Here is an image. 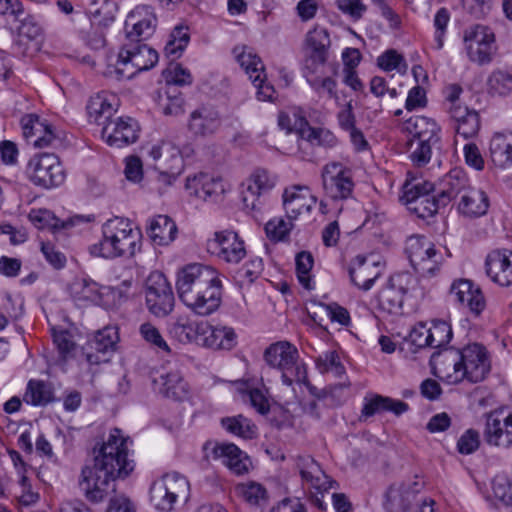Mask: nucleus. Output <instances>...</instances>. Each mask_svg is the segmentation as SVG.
Segmentation results:
<instances>
[{
	"label": "nucleus",
	"instance_id": "1",
	"mask_svg": "<svg viewBox=\"0 0 512 512\" xmlns=\"http://www.w3.org/2000/svg\"><path fill=\"white\" fill-rule=\"evenodd\" d=\"M128 439L120 429H113L99 449H94V464L82 469L81 490L91 502H101L114 491L113 482L127 477L134 469L129 458Z\"/></svg>",
	"mask_w": 512,
	"mask_h": 512
},
{
	"label": "nucleus",
	"instance_id": "2",
	"mask_svg": "<svg viewBox=\"0 0 512 512\" xmlns=\"http://www.w3.org/2000/svg\"><path fill=\"white\" fill-rule=\"evenodd\" d=\"M176 289L180 300L195 314L207 316L215 312L222 297L219 272L211 266L194 263L177 275Z\"/></svg>",
	"mask_w": 512,
	"mask_h": 512
},
{
	"label": "nucleus",
	"instance_id": "3",
	"mask_svg": "<svg viewBox=\"0 0 512 512\" xmlns=\"http://www.w3.org/2000/svg\"><path fill=\"white\" fill-rule=\"evenodd\" d=\"M430 365L434 375L449 384H457L465 379L478 383L490 370L487 351L478 343L461 350L446 348L435 352L430 358Z\"/></svg>",
	"mask_w": 512,
	"mask_h": 512
},
{
	"label": "nucleus",
	"instance_id": "4",
	"mask_svg": "<svg viewBox=\"0 0 512 512\" xmlns=\"http://www.w3.org/2000/svg\"><path fill=\"white\" fill-rule=\"evenodd\" d=\"M142 234L128 219L115 217L102 225V238L89 247L92 256L105 259L133 257L141 249Z\"/></svg>",
	"mask_w": 512,
	"mask_h": 512
},
{
	"label": "nucleus",
	"instance_id": "5",
	"mask_svg": "<svg viewBox=\"0 0 512 512\" xmlns=\"http://www.w3.org/2000/svg\"><path fill=\"white\" fill-rule=\"evenodd\" d=\"M298 358L297 348L287 341L273 343L264 351L265 362L281 372L282 383L286 386L307 380L306 366L299 363Z\"/></svg>",
	"mask_w": 512,
	"mask_h": 512
},
{
	"label": "nucleus",
	"instance_id": "6",
	"mask_svg": "<svg viewBox=\"0 0 512 512\" xmlns=\"http://www.w3.org/2000/svg\"><path fill=\"white\" fill-rule=\"evenodd\" d=\"M434 185L422 179L407 180L403 185L402 200L408 209L419 218L426 219L434 216L440 207L438 194H431Z\"/></svg>",
	"mask_w": 512,
	"mask_h": 512
},
{
	"label": "nucleus",
	"instance_id": "7",
	"mask_svg": "<svg viewBox=\"0 0 512 512\" xmlns=\"http://www.w3.org/2000/svg\"><path fill=\"white\" fill-rule=\"evenodd\" d=\"M157 62L156 50L140 42H130L119 52L116 72L121 78L130 79L138 72L151 69Z\"/></svg>",
	"mask_w": 512,
	"mask_h": 512
},
{
	"label": "nucleus",
	"instance_id": "8",
	"mask_svg": "<svg viewBox=\"0 0 512 512\" xmlns=\"http://www.w3.org/2000/svg\"><path fill=\"white\" fill-rule=\"evenodd\" d=\"M405 251L411 266L423 277L434 276L442 263V255L434 244L422 235H413L406 240Z\"/></svg>",
	"mask_w": 512,
	"mask_h": 512
},
{
	"label": "nucleus",
	"instance_id": "9",
	"mask_svg": "<svg viewBox=\"0 0 512 512\" xmlns=\"http://www.w3.org/2000/svg\"><path fill=\"white\" fill-rule=\"evenodd\" d=\"M232 53L257 89L258 99L262 101L273 100L275 89L266 82L265 66L254 49L247 45H237L233 48Z\"/></svg>",
	"mask_w": 512,
	"mask_h": 512
},
{
	"label": "nucleus",
	"instance_id": "10",
	"mask_svg": "<svg viewBox=\"0 0 512 512\" xmlns=\"http://www.w3.org/2000/svg\"><path fill=\"white\" fill-rule=\"evenodd\" d=\"M463 40L470 61L478 65H486L492 61L496 46L494 33L489 27L474 25L464 31Z\"/></svg>",
	"mask_w": 512,
	"mask_h": 512
},
{
	"label": "nucleus",
	"instance_id": "11",
	"mask_svg": "<svg viewBox=\"0 0 512 512\" xmlns=\"http://www.w3.org/2000/svg\"><path fill=\"white\" fill-rule=\"evenodd\" d=\"M323 190L332 200H345L354 190L353 172L341 162H329L322 168Z\"/></svg>",
	"mask_w": 512,
	"mask_h": 512
},
{
	"label": "nucleus",
	"instance_id": "12",
	"mask_svg": "<svg viewBox=\"0 0 512 512\" xmlns=\"http://www.w3.org/2000/svg\"><path fill=\"white\" fill-rule=\"evenodd\" d=\"M30 180L38 186L52 188L64 182L65 173L55 154L42 153L30 159L27 166Z\"/></svg>",
	"mask_w": 512,
	"mask_h": 512
},
{
	"label": "nucleus",
	"instance_id": "13",
	"mask_svg": "<svg viewBox=\"0 0 512 512\" xmlns=\"http://www.w3.org/2000/svg\"><path fill=\"white\" fill-rule=\"evenodd\" d=\"M207 251L219 260L238 264L246 256L244 241L233 230L216 231L207 240Z\"/></svg>",
	"mask_w": 512,
	"mask_h": 512
},
{
	"label": "nucleus",
	"instance_id": "14",
	"mask_svg": "<svg viewBox=\"0 0 512 512\" xmlns=\"http://www.w3.org/2000/svg\"><path fill=\"white\" fill-rule=\"evenodd\" d=\"M23 137L35 148L55 147L61 143V136L46 119L36 114H26L20 121Z\"/></svg>",
	"mask_w": 512,
	"mask_h": 512
},
{
	"label": "nucleus",
	"instance_id": "15",
	"mask_svg": "<svg viewBox=\"0 0 512 512\" xmlns=\"http://www.w3.org/2000/svg\"><path fill=\"white\" fill-rule=\"evenodd\" d=\"M174 302V294L166 277L161 273H152L146 287L149 311L157 317H164L173 310Z\"/></svg>",
	"mask_w": 512,
	"mask_h": 512
},
{
	"label": "nucleus",
	"instance_id": "16",
	"mask_svg": "<svg viewBox=\"0 0 512 512\" xmlns=\"http://www.w3.org/2000/svg\"><path fill=\"white\" fill-rule=\"evenodd\" d=\"M149 154L154 160L164 158L157 167L159 169L157 180L165 186L171 185L183 169L181 151L171 142L163 141L154 145Z\"/></svg>",
	"mask_w": 512,
	"mask_h": 512
},
{
	"label": "nucleus",
	"instance_id": "17",
	"mask_svg": "<svg viewBox=\"0 0 512 512\" xmlns=\"http://www.w3.org/2000/svg\"><path fill=\"white\" fill-rule=\"evenodd\" d=\"M330 46V35L325 28L316 26L309 30L303 46V69L322 68L328 60Z\"/></svg>",
	"mask_w": 512,
	"mask_h": 512
},
{
	"label": "nucleus",
	"instance_id": "18",
	"mask_svg": "<svg viewBox=\"0 0 512 512\" xmlns=\"http://www.w3.org/2000/svg\"><path fill=\"white\" fill-rule=\"evenodd\" d=\"M140 126L131 117H114L103 122L102 138L105 142L116 148H122L135 143L139 138Z\"/></svg>",
	"mask_w": 512,
	"mask_h": 512
},
{
	"label": "nucleus",
	"instance_id": "19",
	"mask_svg": "<svg viewBox=\"0 0 512 512\" xmlns=\"http://www.w3.org/2000/svg\"><path fill=\"white\" fill-rule=\"evenodd\" d=\"M119 340L118 330L113 326H106L97 331L83 347V354L91 365L106 363L114 352Z\"/></svg>",
	"mask_w": 512,
	"mask_h": 512
},
{
	"label": "nucleus",
	"instance_id": "20",
	"mask_svg": "<svg viewBox=\"0 0 512 512\" xmlns=\"http://www.w3.org/2000/svg\"><path fill=\"white\" fill-rule=\"evenodd\" d=\"M484 438L491 446L505 449L512 447V412L495 410L487 414Z\"/></svg>",
	"mask_w": 512,
	"mask_h": 512
},
{
	"label": "nucleus",
	"instance_id": "21",
	"mask_svg": "<svg viewBox=\"0 0 512 512\" xmlns=\"http://www.w3.org/2000/svg\"><path fill=\"white\" fill-rule=\"evenodd\" d=\"M157 18L148 5L135 7L125 20L126 38L130 42H141L150 37L156 28Z\"/></svg>",
	"mask_w": 512,
	"mask_h": 512
},
{
	"label": "nucleus",
	"instance_id": "22",
	"mask_svg": "<svg viewBox=\"0 0 512 512\" xmlns=\"http://www.w3.org/2000/svg\"><path fill=\"white\" fill-rule=\"evenodd\" d=\"M297 467L300 471L302 480L309 484L310 488L316 490V494L310 497L313 505L320 510L325 509V504L318 496L331 488L328 476L321 469L320 465L310 456H301L297 459Z\"/></svg>",
	"mask_w": 512,
	"mask_h": 512
},
{
	"label": "nucleus",
	"instance_id": "23",
	"mask_svg": "<svg viewBox=\"0 0 512 512\" xmlns=\"http://www.w3.org/2000/svg\"><path fill=\"white\" fill-rule=\"evenodd\" d=\"M221 126V115L213 106H200L194 109L187 120V129L196 139L212 137Z\"/></svg>",
	"mask_w": 512,
	"mask_h": 512
},
{
	"label": "nucleus",
	"instance_id": "24",
	"mask_svg": "<svg viewBox=\"0 0 512 512\" xmlns=\"http://www.w3.org/2000/svg\"><path fill=\"white\" fill-rule=\"evenodd\" d=\"M451 301L479 316L486 307L481 289L468 279L455 280L449 290Z\"/></svg>",
	"mask_w": 512,
	"mask_h": 512
},
{
	"label": "nucleus",
	"instance_id": "25",
	"mask_svg": "<svg viewBox=\"0 0 512 512\" xmlns=\"http://www.w3.org/2000/svg\"><path fill=\"white\" fill-rule=\"evenodd\" d=\"M185 188L191 195L204 201L215 202L225 193L226 184L222 177L208 173H200L186 179Z\"/></svg>",
	"mask_w": 512,
	"mask_h": 512
},
{
	"label": "nucleus",
	"instance_id": "26",
	"mask_svg": "<svg viewBox=\"0 0 512 512\" xmlns=\"http://www.w3.org/2000/svg\"><path fill=\"white\" fill-rule=\"evenodd\" d=\"M277 177L265 169L255 170L247 180V188L243 191V202L247 208L259 209L260 196L272 190Z\"/></svg>",
	"mask_w": 512,
	"mask_h": 512
},
{
	"label": "nucleus",
	"instance_id": "27",
	"mask_svg": "<svg viewBox=\"0 0 512 512\" xmlns=\"http://www.w3.org/2000/svg\"><path fill=\"white\" fill-rule=\"evenodd\" d=\"M485 268L486 274L494 283L505 287L512 285V251L502 249L490 252Z\"/></svg>",
	"mask_w": 512,
	"mask_h": 512
},
{
	"label": "nucleus",
	"instance_id": "28",
	"mask_svg": "<svg viewBox=\"0 0 512 512\" xmlns=\"http://www.w3.org/2000/svg\"><path fill=\"white\" fill-rule=\"evenodd\" d=\"M315 204L316 198L307 186L294 185L284 190L283 206L290 220L309 213Z\"/></svg>",
	"mask_w": 512,
	"mask_h": 512
},
{
	"label": "nucleus",
	"instance_id": "29",
	"mask_svg": "<svg viewBox=\"0 0 512 512\" xmlns=\"http://www.w3.org/2000/svg\"><path fill=\"white\" fill-rule=\"evenodd\" d=\"M348 272L351 282L364 291L370 290L382 274L379 262L370 261L362 255L351 260Z\"/></svg>",
	"mask_w": 512,
	"mask_h": 512
},
{
	"label": "nucleus",
	"instance_id": "30",
	"mask_svg": "<svg viewBox=\"0 0 512 512\" xmlns=\"http://www.w3.org/2000/svg\"><path fill=\"white\" fill-rule=\"evenodd\" d=\"M415 284V278L408 272H400L390 276L386 285V301L389 305L386 311L395 315L401 314L404 295Z\"/></svg>",
	"mask_w": 512,
	"mask_h": 512
},
{
	"label": "nucleus",
	"instance_id": "31",
	"mask_svg": "<svg viewBox=\"0 0 512 512\" xmlns=\"http://www.w3.org/2000/svg\"><path fill=\"white\" fill-rule=\"evenodd\" d=\"M203 327L200 337V345L215 350H231L237 343L236 333L232 327L223 325H211L202 321Z\"/></svg>",
	"mask_w": 512,
	"mask_h": 512
},
{
	"label": "nucleus",
	"instance_id": "32",
	"mask_svg": "<svg viewBox=\"0 0 512 512\" xmlns=\"http://www.w3.org/2000/svg\"><path fill=\"white\" fill-rule=\"evenodd\" d=\"M296 116L298 114L294 113L295 118ZM294 125L299 130L298 146L300 149L304 145L333 147L337 142L335 135L329 130L311 127L304 115H299V118L295 119Z\"/></svg>",
	"mask_w": 512,
	"mask_h": 512
},
{
	"label": "nucleus",
	"instance_id": "33",
	"mask_svg": "<svg viewBox=\"0 0 512 512\" xmlns=\"http://www.w3.org/2000/svg\"><path fill=\"white\" fill-rule=\"evenodd\" d=\"M154 389L166 398L181 401L187 398L189 386L178 370L161 373L153 379Z\"/></svg>",
	"mask_w": 512,
	"mask_h": 512
},
{
	"label": "nucleus",
	"instance_id": "34",
	"mask_svg": "<svg viewBox=\"0 0 512 512\" xmlns=\"http://www.w3.org/2000/svg\"><path fill=\"white\" fill-rule=\"evenodd\" d=\"M147 234L154 245L165 246L176 238L177 226L167 215H157L147 222Z\"/></svg>",
	"mask_w": 512,
	"mask_h": 512
},
{
	"label": "nucleus",
	"instance_id": "35",
	"mask_svg": "<svg viewBox=\"0 0 512 512\" xmlns=\"http://www.w3.org/2000/svg\"><path fill=\"white\" fill-rule=\"evenodd\" d=\"M440 186L437 194L443 206L448 205L457 196L461 197L470 188L465 174L460 170L450 171L442 179Z\"/></svg>",
	"mask_w": 512,
	"mask_h": 512
},
{
	"label": "nucleus",
	"instance_id": "36",
	"mask_svg": "<svg viewBox=\"0 0 512 512\" xmlns=\"http://www.w3.org/2000/svg\"><path fill=\"white\" fill-rule=\"evenodd\" d=\"M451 117L456 121V134L464 139L477 135L480 128L478 113L466 106H455L450 110Z\"/></svg>",
	"mask_w": 512,
	"mask_h": 512
},
{
	"label": "nucleus",
	"instance_id": "37",
	"mask_svg": "<svg viewBox=\"0 0 512 512\" xmlns=\"http://www.w3.org/2000/svg\"><path fill=\"white\" fill-rule=\"evenodd\" d=\"M490 157L500 168L512 166V133H495L490 141Z\"/></svg>",
	"mask_w": 512,
	"mask_h": 512
},
{
	"label": "nucleus",
	"instance_id": "38",
	"mask_svg": "<svg viewBox=\"0 0 512 512\" xmlns=\"http://www.w3.org/2000/svg\"><path fill=\"white\" fill-rule=\"evenodd\" d=\"M214 454L232 472L240 475L248 471V459L236 445H218L214 448Z\"/></svg>",
	"mask_w": 512,
	"mask_h": 512
},
{
	"label": "nucleus",
	"instance_id": "39",
	"mask_svg": "<svg viewBox=\"0 0 512 512\" xmlns=\"http://www.w3.org/2000/svg\"><path fill=\"white\" fill-rule=\"evenodd\" d=\"M488 206L486 194L479 189L470 187L461 196L458 209L465 216L479 217L487 212Z\"/></svg>",
	"mask_w": 512,
	"mask_h": 512
},
{
	"label": "nucleus",
	"instance_id": "40",
	"mask_svg": "<svg viewBox=\"0 0 512 512\" xmlns=\"http://www.w3.org/2000/svg\"><path fill=\"white\" fill-rule=\"evenodd\" d=\"M321 68L303 69V77L306 79L312 90L320 97L338 99L337 82L332 77H322L319 72Z\"/></svg>",
	"mask_w": 512,
	"mask_h": 512
},
{
	"label": "nucleus",
	"instance_id": "41",
	"mask_svg": "<svg viewBox=\"0 0 512 512\" xmlns=\"http://www.w3.org/2000/svg\"><path fill=\"white\" fill-rule=\"evenodd\" d=\"M23 400L33 406H44L53 400V392L48 384L40 380H30Z\"/></svg>",
	"mask_w": 512,
	"mask_h": 512
},
{
	"label": "nucleus",
	"instance_id": "42",
	"mask_svg": "<svg viewBox=\"0 0 512 512\" xmlns=\"http://www.w3.org/2000/svg\"><path fill=\"white\" fill-rule=\"evenodd\" d=\"M87 111L90 119L98 124L103 125V122L114 119L112 117L114 111L113 105L105 94H97L91 97L87 104Z\"/></svg>",
	"mask_w": 512,
	"mask_h": 512
},
{
	"label": "nucleus",
	"instance_id": "43",
	"mask_svg": "<svg viewBox=\"0 0 512 512\" xmlns=\"http://www.w3.org/2000/svg\"><path fill=\"white\" fill-rule=\"evenodd\" d=\"M487 92L493 96H506L512 91V73L494 69L486 80Z\"/></svg>",
	"mask_w": 512,
	"mask_h": 512
},
{
	"label": "nucleus",
	"instance_id": "44",
	"mask_svg": "<svg viewBox=\"0 0 512 512\" xmlns=\"http://www.w3.org/2000/svg\"><path fill=\"white\" fill-rule=\"evenodd\" d=\"M221 424L231 434L244 439H252L257 434L256 426L243 415L223 418Z\"/></svg>",
	"mask_w": 512,
	"mask_h": 512
},
{
	"label": "nucleus",
	"instance_id": "45",
	"mask_svg": "<svg viewBox=\"0 0 512 512\" xmlns=\"http://www.w3.org/2000/svg\"><path fill=\"white\" fill-rule=\"evenodd\" d=\"M414 498V492L392 486L386 494V512H405Z\"/></svg>",
	"mask_w": 512,
	"mask_h": 512
},
{
	"label": "nucleus",
	"instance_id": "46",
	"mask_svg": "<svg viewBox=\"0 0 512 512\" xmlns=\"http://www.w3.org/2000/svg\"><path fill=\"white\" fill-rule=\"evenodd\" d=\"M205 325L202 321H189L186 323H175L171 329V335L181 343L195 342L200 345L201 331Z\"/></svg>",
	"mask_w": 512,
	"mask_h": 512
},
{
	"label": "nucleus",
	"instance_id": "47",
	"mask_svg": "<svg viewBox=\"0 0 512 512\" xmlns=\"http://www.w3.org/2000/svg\"><path fill=\"white\" fill-rule=\"evenodd\" d=\"M163 486L170 491V494L178 500L183 499L187 501L190 495V484L185 476L171 472L164 474L160 479H157Z\"/></svg>",
	"mask_w": 512,
	"mask_h": 512
},
{
	"label": "nucleus",
	"instance_id": "48",
	"mask_svg": "<svg viewBox=\"0 0 512 512\" xmlns=\"http://www.w3.org/2000/svg\"><path fill=\"white\" fill-rule=\"evenodd\" d=\"M116 11V4L112 0H93L88 10L92 21L102 26L114 21Z\"/></svg>",
	"mask_w": 512,
	"mask_h": 512
},
{
	"label": "nucleus",
	"instance_id": "49",
	"mask_svg": "<svg viewBox=\"0 0 512 512\" xmlns=\"http://www.w3.org/2000/svg\"><path fill=\"white\" fill-rule=\"evenodd\" d=\"M29 218L38 229H50L53 232L65 229L72 225V221H62L58 219L51 211L46 209L33 210Z\"/></svg>",
	"mask_w": 512,
	"mask_h": 512
},
{
	"label": "nucleus",
	"instance_id": "50",
	"mask_svg": "<svg viewBox=\"0 0 512 512\" xmlns=\"http://www.w3.org/2000/svg\"><path fill=\"white\" fill-rule=\"evenodd\" d=\"M71 294L77 301L97 302L100 300L99 285L87 278L75 280L71 284Z\"/></svg>",
	"mask_w": 512,
	"mask_h": 512
},
{
	"label": "nucleus",
	"instance_id": "51",
	"mask_svg": "<svg viewBox=\"0 0 512 512\" xmlns=\"http://www.w3.org/2000/svg\"><path fill=\"white\" fill-rule=\"evenodd\" d=\"M150 501L157 510L164 512L172 511L177 502L166 486L158 480H155L150 487Z\"/></svg>",
	"mask_w": 512,
	"mask_h": 512
},
{
	"label": "nucleus",
	"instance_id": "52",
	"mask_svg": "<svg viewBox=\"0 0 512 512\" xmlns=\"http://www.w3.org/2000/svg\"><path fill=\"white\" fill-rule=\"evenodd\" d=\"M237 492L250 505L261 506L267 502V490L257 482H247L237 486Z\"/></svg>",
	"mask_w": 512,
	"mask_h": 512
},
{
	"label": "nucleus",
	"instance_id": "53",
	"mask_svg": "<svg viewBox=\"0 0 512 512\" xmlns=\"http://www.w3.org/2000/svg\"><path fill=\"white\" fill-rule=\"evenodd\" d=\"M315 364L319 372H332L335 376L341 377L345 373V368L340 362V357L336 350H328L320 354Z\"/></svg>",
	"mask_w": 512,
	"mask_h": 512
},
{
	"label": "nucleus",
	"instance_id": "54",
	"mask_svg": "<svg viewBox=\"0 0 512 512\" xmlns=\"http://www.w3.org/2000/svg\"><path fill=\"white\" fill-rule=\"evenodd\" d=\"M296 273L300 284L307 290H312V278L310 271L314 264L313 256L310 252L302 251L296 255Z\"/></svg>",
	"mask_w": 512,
	"mask_h": 512
},
{
	"label": "nucleus",
	"instance_id": "55",
	"mask_svg": "<svg viewBox=\"0 0 512 512\" xmlns=\"http://www.w3.org/2000/svg\"><path fill=\"white\" fill-rule=\"evenodd\" d=\"M439 125L432 118L425 116H414L406 121L404 130L407 131L413 140L421 138L424 134H429L433 129H436Z\"/></svg>",
	"mask_w": 512,
	"mask_h": 512
},
{
	"label": "nucleus",
	"instance_id": "56",
	"mask_svg": "<svg viewBox=\"0 0 512 512\" xmlns=\"http://www.w3.org/2000/svg\"><path fill=\"white\" fill-rule=\"evenodd\" d=\"M429 340L431 348H440L448 344L452 338V328L450 324L445 321H433L429 327Z\"/></svg>",
	"mask_w": 512,
	"mask_h": 512
},
{
	"label": "nucleus",
	"instance_id": "57",
	"mask_svg": "<svg viewBox=\"0 0 512 512\" xmlns=\"http://www.w3.org/2000/svg\"><path fill=\"white\" fill-rule=\"evenodd\" d=\"M383 410L384 397L373 392H367L363 398V404L359 414V421L367 422Z\"/></svg>",
	"mask_w": 512,
	"mask_h": 512
},
{
	"label": "nucleus",
	"instance_id": "58",
	"mask_svg": "<svg viewBox=\"0 0 512 512\" xmlns=\"http://www.w3.org/2000/svg\"><path fill=\"white\" fill-rule=\"evenodd\" d=\"M293 227L292 220H284L283 218H274L269 220L265 225V232L273 241H283Z\"/></svg>",
	"mask_w": 512,
	"mask_h": 512
},
{
	"label": "nucleus",
	"instance_id": "59",
	"mask_svg": "<svg viewBox=\"0 0 512 512\" xmlns=\"http://www.w3.org/2000/svg\"><path fill=\"white\" fill-rule=\"evenodd\" d=\"M411 149L410 159L412 163L417 167H423L430 162L433 150L439 148L412 139Z\"/></svg>",
	"mask_w": 512,
	"mask_h": 512
},
{
	"label": "nucleus",
	"instance_id": "60",
	"mask_svg": "<svg viewBox=\"0 0 512 512\" xmlns=\"http://www.w3.org/2000/svg\"><path fill=\"white\" fill-rule=\"evenodd\" d=\"M492 495L504 505L512 504V492L508 479L505 476L497 475L491 482Z\"/></svg>",
	"mask_w": 512,
	"mask_h": 512
},
{
	"label": "nucleus",
	"instance_id": "61",
	"mask_svg": "<svg viewBox=\"0 0 512 512\" xmlns=\"http://www.w3.org/2000/svg\"><path fill=\"white\" fill-rule=\"evenodd\" d=\"M139 331L146 342L163 352L170 353V348L167 342L164 340L159 330L155 326L150 323H143L140 326Z\"/></svg>",
	"mask_w": 512,
	"mask_h": 512
},
{
	"label": "nucleus",
	"instance_id": "62",
	"mask_svg": "<svg viewBox=\"0 0 512 512\" xmlns=\"http://www.w3.org/2000/svg\"><path fill=\"white\" fill-rule=\"evenodd\" d=\"M463 9L476 19L485 18L493 8V0H461Z\"/></svg>",
	"mask_w": 512,
	"mask_h": 512
},
{
	"label": "nucleus",
	"instance_id": "63",
	"mask_svg": "<svg viewBox=\"0 0 512 512\" xmlns=\"http://www.w3.org/2000/svg\"><path fill=\"white\" fill-rule=\"evenodd\" d=\"M479 445V433L476 430L468 429L458 439L457 450L463 455H469L475 452Z\"/></svg>",
	"mask_w": 512,
	"mask_h": 512
},
{
	"label": "nucleus",
	"instance_id": "64",
	"mask_svg": "<svg viewBox=\"0 0 512 512\" xmlns=\"http://www.w3.org/2000/svg\"><path fill=\"white\" fill-rule=\"evenodd\" d=\"M53 341L61 356L66 359L74 350L75 343L68 331H53Z\"/></svg>",
	"mask_w": 512,
	"mask_h": 512
}]
</instances>
